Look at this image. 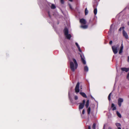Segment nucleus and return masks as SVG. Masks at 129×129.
<instances>
[{
	"mask_svg": "<svg viewBox=\"0 0 129 129\" xmlns=\"http://www.w3.org/2000/svg\"><path fill=\"white\" fill-rule=\"evenodd\" d=\"M80 94L83 97L86 98H87V96L86 94L83 92H80Z\"/></svg>",
	"mask_w": 129,
	"mask_h": 129,
	"instance_id": "f8f14e48",
	"label": "nucleus"
},
{
	"mask_svg": "<svg viewBox=\"0 0 129 129\" xmlns=\"http://www.w3.org/2000/svg\"><path fill=\"white\" fill-rule=\"evenodd\" d=\"M116 114L118 116L119 118H120L121 117V115L120 113L118 111H116Z\"/></svg>",
	"mask_w": 129,
	"mask_h": 129,
	"instance_id": "a211bd4d",
	"label": "nucleus"
},
{
	"mask_svg": "<svg viewBox=\"0 0 129 129\" xmlns=\"http://www.w3.org/2000/svg\"><path fill=\"white\" fill-rule=\"evenodd\" d=\"M123 99L121 98H119L118 100V104L119 107H120L121 105V103L123 102Z\"/></svg>",
	"mask_w": 129,
	"mask_h": 129,
	"instance_id": "423d86ee",
	"label": "nucleus"
},
{
	"mask_svg": "<svg viewBox=\"0 0 129 129\" xmlns=\"http://www.w3.org/2000/svg\"><path fill=\"white\" fill-rule=\"evenodd\" d=\"M105 125H104L103 127V129H105Z\"/></svg>",
	"mask_w": 129,
	"mask_h": 129,
	"instance_id": "4c0bfd02",
	"label": "nucleus"
},
{
	"mask_svg": "<svg viewBox=\"0 0 129 129\" xmlns=\"http://www.w3.org/2000/svg\"><path fill=\"white\" fill-rule=\"evenodd\" d=\"M127 78L128 80H129V72L127 74Z\"/></svg>",
	"mask_w": 129,
	"mask_h": 129,
	"instance_id": "bb28decb",
	"label": "nucleus"
},
{
	"mask_svg": "<svg viewBox=\"0 0 129 129\" xmlns=\"http://www.w3.org/2000/svg\"><path fill=\"white\" fill-rule=\"evenodd\" d=\"M94 0L96 2V1H97V0Z\"/></svg>",
	"mask_w": 129,
	"mask_h": 129,
	"instance_id": "37998d69",
	"label": "nucleus"
},
{
	"mask_svg": "<svg viewBox=\"0 0 129 129\" xmlns=\"http://www.w3.org/2000/svg\"><path fill=\"white\" fill-rule=\"evenodd\" d=\"M88 13V11L87 9V8H86L85 10V15H86Z\"/></svg>",
	"mask_w": 129,
	"mask_h": 129,
	"instance_id": "412c9836",
	"label": "nucleus"
},
{
	"mask_svg": "<svg viewBox=\"0 0 129 129\" xmlns=\"http://www.w3.org/2000/svg\"><path fill=\"white\" fill-rule=\"evenodd\" d=\"M78 98L77 96L75 95L74 96V99L76 100H77L78 99Z\"/></svg>",
	"mask_w": 129,
	"mask_h": 129,
	"instance_id": "cd10ccee",
	"label": "nucleus"
},
{
	"mask_svg": "<svg viewBox=\"0 0 129 129\" xmlns=\"http://www.w3.org/2000/svg\"><path fill=\"white\" fill-rule=\"evenodd\" d=\"M69 6H70V8L71 9H72V7H71V5H70Z\"/></svg>",
	"mask_w": 129,
	"mask_h": 129,
	"instance_id": "58836bf2",
	"label": "nucleus"
},
{
	"mask_svg": "<svg viewBox=\"0 0 129 129\" xmlns=\"http://www.w3.org/2000/svg\"><path fill=\"white\" fill-rule=\"evenodd\" d=\"M73 60L74 64L73 62L71 61L70 62V65L71 70L73 72L75 71V69L77 68L78 64L75 58H73Z\"/></svg>",
	"mask_w": 129,
	"mask_h": 129,
	"instance_id": "f257e3e1",
	"label": "nucleus"
},
{
	"mask_svg": "<svg viewBox=\"0 0 129 129\" xmlns=\"http://www.w3.org/2000/svg\"><path fill=\"white\" fill-rule=\"evenodd\" d=\"M91 108L90 107H89L87 109V112L88 115L89 114Z\"/></svg>",
	"mask_w": 129,
	"mask_h": 129,
	"instance_id": "aec40b11",
	"label": "nucleus"
},
{
	"mask_svg": "<svg viewBox=\"0 0 129 129\" xmlns=\"http://www.w3.org/2000/svg\"><path fill=\"white\" fill-rule=\"evenodd\" d=\"M93 8H94V10L93 11V12L95 15H96L97 13V10L96 8H95V7L94 5H93Z\"/></svg>",
	"mask_w": 129,
	"mask_h": 129,
	"instance_id": "2eb2a0df",
	"label": "nucleus"
},
{
	"mask_svg": "<svg viewBox=\"0 0 129 129\" xmlns=\"http://www.w3.org/2000/svg\"><path fill=\"white\" fill-rule=\"evenodd\" d=\"M124 27L123 26L122 27H120L119 29V30L120 31L121 30V29H123V30H124Z\"/></svg>",
	"mask_w": 129,
	"mask_h": 129,
	"instance_id": "a878e982",
	"label": "nucleus"
},
{
	"mask_svg": "<svg viewBox=\"0 0 129 129\" xmlns=\"http://www.w3.org/2000/svg\"><path fill=\"white\" fill-rule=\"evenodd\" d=\"M127 24L129 25V21L128 22H127Z\"/></svg>",
	"mask_w": 129,
	"mask_h": 129,
	"instance_id": "a19ab883",
	"label": "nucleus"
},
{
	"mask_svg": "<svg viewBox=\"0 0 129 129\" xmlns=\"http://www.w3.org/2000/svg\"><path fill=\"white\" fill-rule=\"evenodd\" d=\"M85 110L84 109H83V110L82 111V114H84L85 113Z\"/></svg>",
	"mask_w": 129,
	"mask_h": 129,
	"instance_id": "c756f323",
	"label": "nucleus"
},
{
	"mask_svg": "<svg viewBox=\"0 0 129 129\" xmlns=\"http://www.w3.org/2000/svg\"><path fill=\"white\" fill-rule=\"evenodd\" d=\"M108 129H112V128H111V127H109L108 128Z\"/></svg>",
	"mask_w": 129,
	"mask_h": 129,
	"instance_id": "79ce46f5",
	"label": "nucleus"
},
{
	"mask_svg": "<svg viewBox=\"0 0 129 129\" xmlns=\"http://www.w3.org/2000/svg\"><path fill=\"white\" fill-rule=\"evenodd\" d=\"M122 33L123 37H124L126 39H128V36L127 33L125 32L124 30H123Z\"/></svg>",
	"mask_w": 129,
	"mask_h": 129,
	"instance_id": "0eeeda50",
	"label": "nucleus"
},
{
	"mask_svg": "<svg viewBox=\"0 0 129 129\" xmlns=\"http://www.w3.org/2000/svg\"><path fill=\"white\" fill-rule=\"evenodd\" d=\"M114 106V104L113 103H112L111 105V107L112 108V109L113 111H114L116 110V108Z\"/></svg>",
	"mask_w": 129,
	"mask_h": 129,
	"instance_id": "4468645a",
	"label": "nucleus"
},
{
	"mask_svg": "<svg viewBox=\"0 0 129 129\" xmlns=\"http://www.w3.org/2000/svg\"><path fill=\"white\" fill-rule=\"evenodd\" d=\"M76 45L77 46V48H78L79 47V46L78 44L77 43H75Z\"/></svg>",
	"mask_w": 129,
	"mask_h": 129,
	"instance_id": "473e14b6",
	"label": "nucleus"
},
{
	"mask_svg": "<svg viewBox=\"0 0 129 129\" xmlns=\"http://www.w3.org/2000/svg\"><path fill=\"white\" fill-rule=\"evenodd\" d=\"M112 94V93H110L108 95V99L109 101H110L111 100V96Z\"/></svg>",
	"mask_w": 129,
	"mask_h": 129,
	"instance_id": "5701e85b",
	"label": "nucleus"
},
{
	"mask_svg": "<svg viewBox=\"0 0 129 129\" xmlns=\"http://www.w3.org/2000/svg\"><path fill=\"white\" fill-rule=\"evenodd\" d=\"M112 41H111L109 42V44H110L111 45L112 44Z\"/></svg>",
	"mask_w": 129,
	"mask_h": 129,
	"instance_id": "72a5a7b5",
	"label": "nucleus"
},
{
	"mask_svg": "<svg viewBox=\"0 0 129 129\" xmlns=\"http://www.w3.org/2000/svg\"><path fill=\"white\" fill-rule=\"evenodd\" d=\"M96 124L95 123H94L92 126V129H95Z\"/></svg>",
	"mask_w": 129,
	"mask_h": 129,
	"instance_id": "b1692460",
	"label": "nucleus"
},
{
	"mask_svg": "<svg viewBox=\"0 0 129 129\" xmlns=\"http://www.w3.org/2000/svg\"><path fill=\"white\" fill-rule=\"evenodd\" d=\"M80 22L81 24H85L86 23L85 20L83 18L80 19Z\"/></svg>",
	"mask_w": 129,
	"mask_h": 129,
	"instance_id": "1a4fd4ad",
	"label": "nucleus"
},
{
	"mask_svg": "<svg viewBox=\"0 0 129 129\" xmlns=\"http://www.w3.org/2000/svg\"><path fill=\"white\" fill-rule=\"evenodd\" d=\"M84 71L86 72H88V68L86 66L84 67Z\"/></svg>",
	"mask_w": 129,
	"mask_h": 129,
	"instance_id": "f3484780",
	"label": "nucleus"
},
{
	"mask_svg": "<svg viewBox=\"0 0 129 129\" xmlns=\"http://www.w3.org/2000/svg\"><path fill=\"white\" fill-rule=\"evenodd\" d=\"M121 70L123 71H124L126 72H127L129 71V68H121Z\"/></svg>",
	"mask_w": 129,
	"mask_h": 129,
	"instance_id": "9d476101",
	"label": "nucleus"
},
{
	"mask_svg": "<svg viewBox=\"0 0 129 129\" xmlns=\"http://www.w3.org/2000/svg\"><path fill=\"white\" fill-rule=\"evenodd\" d=\"M56 8V7L55 5L53 4H52L51 6V8L52 9H55Z\"/></svg>",
	"mask_w": 129,
	"mask_h": 129,
	"instance_id": "4be33fe9",
	"label": "nucleus"
},
{
	"mask_svg": "<svg viewBox=\"0 0 129 129\" xmlns=\"http://www.w3.org/2000/svg\"><path fill=\"white\" fill-rule=\"evenodd\" d=\"M127 61L129 62V56L128 57Z\"/></svg>",
	"mask_w": 129,
	"mask_h": 129,
	"instance_id": "e433bc0d",
	"label": "nucleus"
},
{
	"mask_svg": "<svg viewBox=\"0 0 129 129\" xmlns=\"http://www.w3.org/2000/svg\"><path fill=\"white\" fill-rule=\"evenodd\" d=\"M63 31L64 34V35H66V34H67L69 33L68 29V28L66 27H65L64 28V29L63 30Z\"/></svg>",
	"mask_w": 129,
	"mask_h": 129,
	"instance_id": "6e6552de",
	"label": "nucleus"
},
{
	"mask_svg": "<svg viewBox=\"0 0 129 129\" xmlns=\"http://www.w3.org/2000/svg\"><path fill=\"white\" fill-rule=\"evenodd\" d=\"M119 47V46L118 45H116L112 46V50L114 54H116L117 53V49Z\"/></svg>",
	"mask_w": 129,
	"mask_h": 129,
	"instance_id": "f03ea898",
	"label": "nucleus"
},
{
	"mask_svg": "<svg viewBox=\"0 0 129 129\" xmlns=\"http://www.w3.org/2000/svg\"><path fill=\"white\" fill-rule=\"evenodd\" d=\"M80 27H81L84 29H86L87 28V26L86 25H81Z\"/></svg>",
	"mask_w": 129,
	"mask_h": 129,
	"instance_id": "6ab92c4d",
	"label": "nucleus"
},
{
	"mask_svg": "<svg viewBox=\"0 0 129 129\" xmlns=\"http://www.w3.org/2000/svg\"><path fill=\"white\" fill-rule=\"evenodd\" d=\"M88 129H91L90 126H88Z\"/></svg>",
	"mask_w": 129,
	"mask_h": 129,
	"instance_id": "c9c22d12",
	"label": "nucleus"
},
{
	"mask_svg": "<svg viewBox=\"0 0 129 129\" xmlns=\"http://www.w3.org/2000/svg\"><path fill=\"white\" fill-rule=\"evenodd\" d=\"M89 100H88L87 101L85 104V106L86 108H88L89 105Z\"/></svg>",
	"mask_w": 129,
	"mask_h": 129,
	"instance_id": "dca6fc26",
	"label": "nucleus"
},
{
	"mask_svg": "<svg viewBox=\"0 0 129 129\" xmlns=\"http://www.w3.org/2000/svg\"><path fill=\"white\" fill-rule=\"evenodd\" d=\"M80 57L81 58V60L82 62L84 64H86V62L85 60V58L83 55L80 54Z\"/></svg>",
	"mask_w": 129,
	"mask_h": 129,
	"instance_id": "39448f33",
	"label": "nucleus"
},
{
	"mask_svg": "<svg viewBox=\"0 0 129 129\" xmlns=\"http://www.w3.org/2000/svg\"><path fill=\"white\" fill-rule=\"evenodd\" d=\"M69 1L71 2H73V0H69Z\"/></svg>",
	"mask_w": 129,
	"mask_h": 129,
	"instance_id": "ea45409f",
	"label": "nucleus"
},
{
	"mask_svg": "<svg viewBox=\"0 0 129 129\" xmlns=\"http://www.w3.org/2000/svg\"><path fill=\"white\" fill-rule=\"evenodd\" d=\"M123 49V45L122 44L121 45L120 48V49L119 51V54H120L121 53H122V52Z\"/></svg>",
	"mask_w": 129,
	"mask_h": 129,
	"instance_id": "9b49d317",
	"label": "nucleus"
},
{
	"mask_svg": "<svg viewBox=\"0 0 129 129\" xmlns=\"http://www.w3.org/2000/svg\"><path fill=\"white\" fill-rule=\"evenodd\" d=\"M60 2L61 4H64V1L63 0H60Z\"/></svg>",
	"mask_w": 129,
	"mask_h": 129,
	"instance_id": "c85d7f7f",
	"label": "nucleus"
},
{
	"mask_svg": "<svg viewBox=\"0 0 129 129\" xmlns=\"http://www.w3.org/2000/svg\"><path fill=\"white\" fill-rule=\"evenodd\" d=\"M112 24L110 26V30L112 29Z\"/></svg>",
	"mask_w": 129,
	"mask_h": 129,
	"instance_id": "f704fd0d",
	"label": "nucleus"
},
{
	"mask_svg": "<svg viewBox=\"0 0 129 129\" xmlns=\"http://www.w3.org/2000/svg\"><path fill=\"white\" fill-rule=\"evenodd\" d=\"M116 125L117 127L120 126H121V124L120 123H116Z\"/></svg>",
	"mask_w": 129,
	"mask_h": 129,
	"instance_id": "393cba45",
	"label": "nucleus"
},
{
	"mask_svg": "<svg viewBox=\"0 0 129 129\" xmlns=\"http://www.w3.org/2000/svg\"><path fill=\"white\" fill-rule=\"evenodd\" d=\"M65 36H66V38L68 39H70L71 37V36L70 34H66V35H65Z\"/></svg>",
	"mask_w": 129,
	"mask_h": 129,
	"instance_id": "ddd939ff",
	"label": "nucleus"
},
{
	"mask_svg": "<svg viewBox=\"0 0 129 129\" xmlns=\"http://www.w3.org/2000/svg\"><path fill=\"white\" fill-rule=\"evenodd\" d=\"M48 15H49V17H50V18H51V16L50 15V12L49 11H48Z\"/></svg>",
	"mask_w": 129,
	"mask_h": 129,
	"instance_id": "7c9ffc66",
	"label": "nucleus"
},
{
	"mask_svg": "<svg viewBox=\"0 0 129 129\" xmlns=\"http://www.w3.org/2000/svg\"><path fill=\"white\" fill-rule=\"evenodd\" d=\"M85 100H83V101L82 103H81L80 104L79 106V109H82L84 106L85 104Z\"/></svg>",
	"mask_w": 129,
	"mask_h": 129,
	"instance_id": "20e7f679",
	"label": "nucleus"
},
{
	"mask_svg": "<svg viewBox=\"0 0 129 129\" xmlns=\"http://www.w3.org/2000/svg\"><path fill=\"white\" fill-rule=\"evenodd\" d=\"M78 48V50H79V51L80 52H82V51L81 50V49H80V47Z\"/></svg>",
	"mask_w": 129,
	"mask_h": 129,
	"instance_id": "2f4dec72",
	"label": "nucleus"
},
{
	"mask_svg": "<svg viewBox=\"0 0 129 129\" xmlns=\"http://www.w3.org/2000/svg\"><path fill=\"white\" fill-rule=\"evenodd\" d=\"M79 84L80 83L79 82H78L76 85V87L75 88V91L76 93H77L79 92Z\"/></svg>",
	"mask_w": 129,
	"mask_h": 129,
	"instance_id": "7ed1b4c3",
	"label": "nucleus"
}]
</instances>
